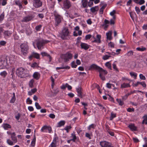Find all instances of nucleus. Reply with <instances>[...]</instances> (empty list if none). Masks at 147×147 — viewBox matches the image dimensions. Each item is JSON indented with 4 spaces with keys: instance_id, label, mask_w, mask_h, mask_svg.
<instances>
[{
    "instance_id": "f257e3e1",
    "label": "nucleus",
    "mask_w": 147,
    "mask_h": 147,
    "mask_svg": "<svg viewBox=\"0 0 147 147\" xmlns=\"http://www.w3.org/2000/svg\"><path fill=\"white\" fill-rule=\"evenodd\" d=\"M16 73L19 77L22 78L30 76L29 71L22 67L17 69Z\"/></svg>"
},
{
    "instance_id": "f03ea898",
    "label": "nucleus",
    "mask_w": 147,
    "mask_h": 147,
    "mask_svg": "<svg viewBox=\"0 0 147 147\" xmlns=\"http://www.w3.org/2000/svg\"><path fill=\"white\" fill-rule=\"evenodd\" d=\"M37 47L40 50L43 49L44 45L49 42L48 40H45L42 39H37L35 40Z\"/></svg>"
},
{
    "instance_id": "7ed1b4c3",
    "label": "nucleus",
    "mask_w": 147,
    "mask_h": 147,
    "mask_svg": "<svg viewBox=\"0 0 147 147\" xmlns=\"http://www.w3.org/2000/svg\"><path fill=\"white\" fill-rule=\"evenodd\" d=\"M73 57V55L69 52H67L65 54H61L60 58L64 60L65 62H68Z\"/></svg>"
},
{
    "instance_id": "20e7f679",
    "label": "nucleus",
    "mask_w": 147,
    "mask_h": 147,
    "mask_svg": "<svg viewBox=\"0 0 147 147\" xmlns=\"http://www.w3.org/2000/svg\"><path fill=\"white\" fill-rule=\"evenodd\" d=\"M21 51L22 54L24 55H26L28 53L29 47L26 43L22 44L20 46Z\"/></svg>"
},
{
    "instance_id": "39448f33",
    "label": "nucleus",
    "mask_w": 147,
    "mask_h": 147,
    "mask_svg": "<svg viewBox=\"0 0 147 147\" xmlns=\"http://www.w3.org/2000/svg\"><path fill=\"white\" fill-rule=\"evenodd\" d=\"M70 33L67 27H63L61 33V36L62 38L63 39H65L66 37L69 36Z\"/></svg>"
},
{
    "instance_id": "423d86ee",
    "label": "nucleus",
    "mask_w": 147,
    "mask_h": 147,
    "mask_svg": "<svg viewBox=\"0 0 147 147\" xmlns=\"http://www.w3.org/2000/svg\"><path fill=\"white\" fill-rule=\"evenodd\" d=\"M98 71L99 72V76L100 78L102 80H105V76L107 74V71L101 68H100Z\"/></svg>"
},
{
    "instance_id": "0eeeda50",
    "label": "nucleus",
    "mask_w": 147,
    "mask_h": 147,
    "mask_svg": "<svg viewBox=\"0 0 147 147\" xmlns=\"http://www.w3.org/2000/svg\"><path fill=\"white\" fill-rule=\"evenodd\" d=\"M54 15L55 17V22L56 23L55 24L56 26H57L61 21V17L56 11H55L54 13Z\"/></svg>"
},
{
    "instance_id": "6e6552de",
    "label": "nucleus",
    "mask_w": 147,
    "mask_h": 147,
    "mask_svg": "<svg viewBox=\"0 0 147 147\" xmlns=\"http://www.w3.org/2000/svg\"><path fill=\"white\" fill-rule=\"evenodd\" d=\"M71 6V3L69 0H64L63 2V6L66 9H69Z\"/></svg>"
},
{
    "instance_id": "1a4fd4ad",
    "label": "nucleus",
    "mask_w": 147,
    "mask_h": 147,
    "mask_svg": "<svg viewBox=\"0 0 147 147\" xmlns=\"http://www.w3.org/2000/svg\"><path fill=\"white\" fill-rule=\"evenodd\" d=\"M7 65V60L6 59H1L0 61V68H5Z\"/></svg>"
},
{
    "instance_id": "9d476101",
    "label": "nucleus",
    "mask_w": 147,
    "mask_h": 147,
    "mask_svg": "<svg viewBox=\"0 0 147 147\" xmlns=\"http://www.w3.org/2000/svg\"><path fill=\"white\" fill-rule=\"evenodd\" d=\"M100 145L101 147H113L110 143L106 141L100 142Z\"/></svg>"
},
{
    "instance_id": "9b49d317",
    "label": "nucleus",
    "mask_w": 147,
    "mask_h": 147,
    "mask_svg": "<svg viewBox=\"0 0 147 147\" xmlns=\"http://www.w3.org/2000/svg\"><path fill=\"white\" fill-rule=\"evenodd\" d=\"M75 31H77L78 33L76 32V31H74L73 33V35L74 36H76L78 35L80 36L81 35L82 32L81 30H80V28L78 26H76L74 28Z\"/></svg>"
},
{
    "instance_id": "f8f14e48",
    "label": "nucleus",
    "mask_w": 147,
    "mask_h": 147,
    "mask_svg": "<svg viewBox=\"0 0 147 147\" xmlns=\"http://www.w3.org/2000/svg\"><path fill=\"white\" fill-rule=\"evenodd\" d=\"M34 6L36 8H38L41 6L42 3L40 0H33Z\"/></svg>"
},
{
    "instance_id": "ddd939ff",
    "label": "nucleus",
    "mask_w": 147,
    "mask_h": 147,
    "mask_svg": "<svg viewBox=\"0 0 147 147\" xmlns=\"http://www.w3.org/2000/svg\"><path fill=\"white\" fill-rule=\"evenodd\" d=\"M33 57L37 59H40V55L39 54L33 52L28 57V59L30 60H32Z\"/></svg>"
},
{
    "instance_id": "4468645a",
    "label": "nucleus",
    "mask_w": 147,
    "mask_h": 147,
    "mask_svg": "<svg viewBox=\"0 0 147 147\" xmlns=\"http://www.w3.org/2000/svg\"><path fill=\"white\" fill-rule=\"evenodd\" d=\"M58 138L57 137H55L53 141V142L51 144L50 146L51 147H56L57 144L58 142Z\"/></svg>"
},
{
    "instance_id": "2eb2a0df",
    "label": "nucleus",
    "mask_w": 147,
    "mask_h": 147,
    "mask_svg": "<svg viewBox=\"0 0 147 147\" xmlns=\"http://www.w3.org/2000/svg\"><path fill=\"white\" fill-rule=\"evenodd\" d=\"M80 46L82 49H83L85 50H87L90 47V45L88 44L81 42L80 44Z\"/></svg>"
},
{
    "instance_id": "dca6fc26",
    "label": "nucleus",
    "mask_w": 147,
    "mask_h": 147,
    "mask_svg": "<svg viewBox=\"0 0 147 147\" xmlns=\"http://www.w3.org/2000/svg\"><path fill=\"white\" fill-rule=\"evenodd\" d=\"M96 38L95 37L94 38L95 39L94 40L92 41L93 42H96L97 43H100L101 42L100 39L101 38V36L99 34H97L96 36Z\"/></svg>"
},
{
    "instance_id": "f3484780",
    "label": "nucleus",
    "mask_w": 147,
    "mask_h": 147,
    "mask_svg": "<svg viewBox=\"0 0 147 147\" xmlns=\"http://www.w3.org/2000/svg\"><path fill=\"white\" fill-rule=\"evenodd\" d=\"M101 67L97 66L95 64H92L90 65V69H96L98 70V71Z\"/></svg>"
},
{
    "instance_id": "a211bd4d",
    "label": "nucleus",
    "mask_w": 147,
    "mask_h": 147,
    "mask_svg": "<svg viewBox=\"0 0 147 147\" xmlns=\"http://www.w3.org/2000/svg\"><path fill=\"white\" fill-rule=\"evenodd\" d=\"M33 18L31 16H27L24 18L22 20V22H26L31 20Z\"/></svg>"
},
{
    "instance_id": "6ab92c4d",
    "label": "nucleus",
    "mask_w": 147,
    "mask_h": 147,
    "mask_svg": "<svg viewBox=\"0 0 147 147\" xmlns=\"http://www.w3.org/2000/svg\"><path fill=\"white\" fill-rule=\"evenodd\" d=\"M128 127L132 131H135L137 130V127L135 126L134 124L131 123L129 125Z\"/></svg>"
},
{
    "instance_id": "aec40b11",
    "label": "nucleus",
    "mask_w": 147,
    "mask_h": 147,
    "mask_svg": "<svg viewBox=\"0 0 147 147\" xmlns=\"http://www.w3.org/2000/svg\"><path fill=\"white\" fill-rule=\"evenodd\" d=\"M40 76V74L39 72H35L33 75V78L36 80H38Z\"/></svg>"
},
{
    "instance_id": "412c9836",
    "label": "nucleus",
    "mask_w": 147,
    "mask_h": 147,
    "mask_svg": "<svg viewBox=\"0 0 147 147\" xmlns=\"http://www.w3.org/2000/svg\"><path fill=\"white\" fill-rule=\"evenodd\" d=\"M99 9V8L98 6H95L91 7L90 9V10L92 13H94L97 12L98 10Z\"/></svg>"
},
{
    "instance_id": "4be33fe9",
    "label": "nucleus",
    "mask_w": 147,
    "mask_h": 147,
    "mask_svg": "<svg viewBox=\"0 0 147 147\" xmlns=\"http://www.w3.org/2000/svg\"><path fill=\"white\" fill-rule=\"evenodd\" d=\"M41 54L42 57L47 56L49 57V61L51 62V61L52 57L50 55L45 52H42L41 53Z\"/></svg>"
},
{
    "instance_id": "5701e85b",
    "label": "nucleus",
    "mask_w": 147,
    "mask_h": 147,
    "mask_svg": "<svg viewBox=\"0 0 147 147\" xmlns=\"http://www.w3.org/2000/svg\"><path fill=\"white\" fill-rule=\"evenodd\" d=\"M112 34V31H109L108 32L106 33V35L107 36V39L109 40H111L112 39V37L111 36Z\"/></svg>"
},
{
    "instance_id": "b1692460",
    "label": "nucleus",
    "mask_w": 147,
    "mask_h": 147,
    "mask_svg": "<svg viewBox=\"0 0 147 147\" xmlns=\"http://www.w3.org/2000/svg\"><path fill=\"white\" fill-rule=\"evenodd\" d=\"M77 92L78 94V95L79 96L82 97V89L81 87H79L76 88Z\"/></svg>"
},
{
    "instance_id": "393cba45",
    "label": "nucleus",
    "mask_w": 147,
    "mask_h": 147,
    "mask_svg": "<svg viewBox=\"0 0 147 147\" xmlns=\"http://www.w3.org/2000/svg\"><path fill=\"white\" fill-rule=\"evenodd\" d=\"M130 87V85L129 83H123L121 85V88H125Z\"/></svg>"
},
{
    "instance_id": "a878e982",
    "label": "nucleus",
    "mask_w": 147,
    "mask_h": 147,
    "mask_svg": "<svg viewBox=\"0 0 147 147\" xmlns=\"http://www.w3.org/2000/svg\"><path fill=\"white\" fill-rule=\"evenodd\" d=\"M82 5L83 7L85 8L87 6V5L88 3L87 0H82Z\"/></svg>"
},
{
    "instance_id": "bb28decb",
    "label": "nucleus",
    "mask_w": 147,
    "mask_h": 147,
    "mask_svg": "<svg viewBox=\"0 0 147 147\" xmlns=\"http://www.w3.org/2000/svg\"><path fill=\"white\" fill-rule=\"evenodd\" d=\"M143 120L142 122V124H147V115H145L143 117Z\"/></svg>"
},
{
    "instance_id": "cd10ccee",
    "label": "nucleus",
    "mask_w": 147,
    "mask_h": 147,
    "mask_svg": "<svg viewBox=\"0 0 147 147\" xmlns=\"http://www.w3.org/2000/svg\"><path fill=\"white\" fill-rule=\"evenodd\" d=\"M4 34L5 36H9L11 34L12 32L10 31H6L4 32Z\"/></svg>"
},
{
    "instance_id": "c85d7f7f",
    "label": "nucleus",
    "mask_w": 147,
    "mask_h": 147,
    "mask_svg": "<svg viewBox=\"0 0 147 147\" xmlns=\"http://www.w3.org/2000/svg\"><path fill=\"white\" fill-rule=\"evenodd\" d=\"M15 4L16 5H18L20 9L22 8L21 2L19 1H16L15 2Z\"/></svg>"
},
{
    "instance_id": "c756f323",
    "label": "nucleus",
    "mask_w": 147,
    "mask_h": 147,
    "mask_svg": "<svg viewBox=\"0 0 147 147\" xmlns=\"http://www.w3.org/2000/svg\"><path fill=\"white\" fill-rule=\"evenodd\" d=\"M136 50L137 51H145L146 50L145 47H138L136 48Z\"/></svg>"
},
{
    "instance_id": "7c9ffc66",
    "label": "nucleus",
    "mask_w": 147,
    "mask_h": 147,
    "mask_svg": "<svg viewBox=\"0 0 147 147\" xmlns=\"http://www.w3.org/2000/svg\"><path fill=\"white\" fill-rule=\"evenodd\" d=\"M65 122L64 121H61L59 122L58 123V127H61L64 125Z\"/></svg>"
},
{
    "instance_id": "2f4dec72",
    "label": "nucleus",
    "mask_w": 147,
    "mask_h": 147,
    "mask_svg": "<svg viewBox=\"0 0 147 147\" xmlns=\"http://www.w3.org/2000/svg\"><path fill=\"white\" fill-rule=\"evenodd\" d=\"M106 7V5H104L102 6L101 8H100L99 10V13L100 14H103L104 10L105 9V8Z\"/></svg>"
},
{
    "instance_id": "473e14b6",
    "label": "nucleus",
    "mask_w": 147,
    "mask_h": 147,
    "mask_svg": "<svg viewBox=\"0 0 147 147\" xmlns=\"http://www.w3.org/2000/svg\"><path fill=\"white\" fill-rule=\"evenodd\" d=\"M3 126L5 129H8L11 128V126L9 124L7 123L4 124Z\"/></svg>"
},
{
    "instance_id": "72a5a7b5",
    "label": "nucleus",
    "mask_w": 147,
    "mask_h": 147,
    "mask_svg": "<svg viewBox=\"0 0 147 147\" xmlns=\"http://www.w3.org/2000/svg\"><path fill=\"white\" fill-rule=\"evenodd\" d=\"M129 74L132 77H134L135 79H136L137 74L133 72H131L129 73Z\"/></svg>"
},
{
    "instance_id": "f704fd0d",
    "label": "nucleus",
    "mask_w": 147,
    "mask_h": 147,
    "mask_svg": "<svg viewBox=\"0 0 147 147\" xmlns=\"http://www.w3.org/2000/svg\"><path fill=\"white\" fill-rule=\"evenodd\" d=\"M13 96L12 97L10 102V103H13L16 100L15 93H13Z\"/></svg>"
},
{
    "instance_id": "c9c22d12",
    "label": "nucleus",
    "mask_w": 147,
    "mask_h": 147,
    "mask_svg": "<svg viewBox=\"0 0 147 147\" xmlns=\"http://www.w3.org/2000/svg\"><path fill=\"white\" fill-rule=\"evenodd\" d=\"M70 68V67L68 66L65 67H57L56 68L57 70L59 69H69Z\"/></svg>"
},
{
    "instance_id": "e433bc0d",
    "label": "nucleus",
    "mask_w": 147,
    "mask_h": 147,
    "mask_svg": "<svg viewBox=\"0 0 147 147\" xmlns=\"http://www.w3.org/2000/svg\"><path fill=\"white\" fill-rule=\"evenodd\" d=\"M116 100L120 105L122 106L123 105V102L120 99L117 98Z\"/></svg>"
},
{
    "instance_id": "4c0bfd02",
    "label": "nucleus",
    "mask_w": 147,
    "mask_h": 147,
    "mask_svg": "<svg viewBox=\"0 0 147 147\" xmlns=\"http://www.w3.org/2000/svg\"><path fill=\"white\" fill-rule=\"evenodd\" d=\"M36 140V137L35 135L34 136V138L33 139V140L31 142V145L33 146H34L35 144V142Z\"/></svg>"
},
{
    "instance_id": "58836bf2",
    "label": "nucleus",
    "mask_w": 147,
    "mask_h": 147,
    "mask_svg": "<svg viewBox=\"0 0 147 147\" xmlns=\"http://www.w3.org/2000/svg\"><path fill=\"white\" fill-rule=\"evenodd\" d=\"M116 114L115 113H113V112H111V116L110 117V120H112L113 119V118L116 117Z\"/></svg>"
},
{
    "instance_id": "ea45409f",
    "label": "nucleus",
    "mask_w": 147,
    "mask_h": 147,
    "mask_svg": "<svg viewBox=\"0 0 147 147\" xmlns=\"http://www.w3.org/2000/svg\"><path fill=\"white\" fill-rule=\"evenodd\" d=\"M96 125L94 124H92L90 125L88 127V129L89 130H90L91 129H94Z\"/></svg>"
},
{
    "instance_id": "a19ab883",
    "label": "nucleus",
    "mask_w": 147,
    "mask_h": 147,
    "mask_svg": "<svg viewBox=\"0 0 147 147\" xmlns=\"http://www.w3.org/2000/svg\"><path fill=\"white\" fill-rule=\"evenodd\" d=\"M129 14L131 18L133 20H134V16L136 15L135 13L134 12H129Z\"/></svg>"
},
{
    "instance_id": "79ce46f5",
    "label": "nucleus",
    "mask_w": 147,
    "mask_h": 147,
    "mask_svg": "<svg viewBox=\"0 0 147 147\" xmlns=\"http://www.w3.org/2000/svg\"><path fill=\"white\" fill-rule=\"evenodd\" d=\"M7 74V73L6 71H3L1 72L0 73V75L3 77H5Z\"/></svg>"
},
{
    "instance_id": "37998d69",
    "label": "nucleus",
    "mask_w": 147,
    "mask_h": 147,
    "mask_svg": "<svg viewBox=\"0 0 147 147\" xmlns=\"http://www.w3.org/2000/svg\"><path fill=\"white\" fill-rule=\"evenodd\" d=\"M34 82V80L33 79H31L30 81L29 82V86L31 87L32 88L33 87V84Z\"/></svg>"
},
{
    "instance_id": "c03bdc74",
    "label": "nucleus",
    "mask_w": 147,
    "mask_h": 147,
    "mask_svg": "<svg viewBox=\"0 0 147 147\" xmlns=\"http://www.w3.org/2000/svg\"><path fill=\"white\" fill-rule=\"evenodd\" d=\"M105 65L109 69H111V64L109 62L106 63L105 64Z\"/></svg>"
},
{
    "instance_id": "a18cd8bd",
    "label": "nucleus",
    "mask_w": 147,
    "mask_h": 147,
    "mask_svg": "<svg viewBox=\"0 0 147 147\" xmlns=\"http://www.w3.org/2000/svg\"><path fill=\"white\" fill-rule=\"evenodd\" d=\"M11 138L12 140L14 143H16L17 142V138L15 136H13V135H11Z\"/></svg>"
},
{
    "instance_id": "49530a36",
    "label": "nucleus",
    "mask_w": 147,
    "mask_h": 147,
    "mask_svg": "<svg viewBox=\"0 0 147 147\" xmlns=\"http://www.w3.org/2000/svg\"><path fill=\"white\" fill-rule=\"evenodd\" d=\"M7 144L9 145L12 146L13 145V143H14L10 139H7Z\"/></svg>"
},
{
    "instance_id": "de8ad7c7",
    "label": "nucleus",
    "mask_w": 147,
    "mask_h": 147,
    "mask_svg": "<svg viewBox=\"0 0 147 147\" xmlns=\"http://www.w3.org/2000/svg\"><path fill=\"white\" fill-rule=\"evenodd\" d=\"M111 57V56L110 55H105L103 56L102 59L104 60H106L108 59L109 58Z\"/></svg>"
},
{
    "instance_id": "09e8293b",
    "label": "nucleus",
    "mask_w": 147,
    "mask_h": 147,
    "mask_svg": "<svg viewBox=\"0 0 147 147\" xmlns=\"http://www.w3.org/2000/svg\"><path fill=\"white\" fill-rule=\"evenodd\" d=\"M71 128V127L70 125L67 126L65 127L64 128V129L66 131L67 133L69 132V130Z\"/></svg>"
},
{
    "instance_id": "8fccbe9b",
    "label": "nucleus",
    "mask_w": 147,
    "mask_h": 147,
    "mask_svg": "<svg viewBox=\"0 0 147 147\" xmlns=\"http://www.w3.org/2000/svg\"><path fill=\"white\" fill-rule=\"evenodd\" d=\"M35 106L36 107V108L38 109H40L41 108V107L39 105V103L37 102H35Z\"/></svg>"
},
{
    "instance_id": "3c124183",
    "label": "nucleus",
    "mask_w": 147,
    "mask_h": 147,
    "mask_svg": "<svg viewBox=\"0 0 147 147\" xmlns=\"http://www.w3.org/2000/svg\"><path fill=\"white\" fill-rule=\"evenodd\" d=\"M140 78L142 80H146V78L142 74H140L139 75Z\"/></svg>"
},
{
    "instance_id": "603ef678",
    "label": "nucleus",
    "mask_w": 147,
    "mask_h": 147,
    "mask_svg": "<svg viewBox=\"0 0 147 147\" xmlns=\"http://www.w3.org/2000/svg\"><path fill=\"white\" fill-rule=\"evenodd\" d=\"M4 17V13L3 12L0 16V21H1L3 20Z\"/></svg>"
},
{
    "instance_id": "864d4df0",
    "label": "nucleus",
    "mask_w": 147,
    "mask_h": 147,
    "mask_svg": "<svg viewBox=\"0 0 147 147\" xmlns=\"http://www.w3.org/2000/svg\"><path fill=\"white\" fill-rule=\"evenodd\" d=\"M133 52L132 51H128L127 54V55L128 56H131L133 55Z\"/></svg>"
},
{
    "instance_id": "5fc2aeb1",
    "label": "nucleus",
    "mask_w": 147,
    "mask_h": 147,
    "mask_svg": "<svg viewBox=\"0 0 147 147\" xmlns=\"http://www.w3.org/2000/svg\"><path fill=\"white\" fill-rule=\"evenodd\" d=\"M26 102L27 104H31L32 103V101L29 98H28L26 100Z\"/></svg>"
},
{
    "instance_id": "6e6d98bb",
    "label": "nucleus",
    "mask_w": 147,
    "mask_h": 147,
    "mask_svg": "<svg viewBox=\"0 0 147 147\" xmlns=\"http://www.w3.org/2000/svg\"><path fill=\"white\" fill-rule=\"evenodd\" d=\"M102 27L104 29L106 30L107 29V28L108 26V24H103L101 25Z\"/></svg>"
},
{
    "instance_id": "4d7b16f0",
    "label": "nucleus",
    "mask_w": 147,
    "mask_h": 147,
    "mask_svg": "<svg viewBox=\"0 0 147 147\" xmlns=\"http://www.w3.org/2000/svg\"><path fill=\"white\" fill-rule=\"evenodd\" d=\"M108 45L109 47L112 48H113L114 47V44L112 42H110L108 44Z\"/></svg>"
},
{
    "instance_id": "13d9d810",
    "label": "nucleus",
    "mask_w": 147,
    "mask_h": 147,
    "mask_svg": "<svg viewBox=\"0 0 147 147\" xmlns=\"http://www.w3.org/2000/svg\"><path fill=\"white\" fill-rule=\"evenodd\" d=\"M140 84L143 87L146 88V84L144 82H140Z\"/></svg>"
},
{
    "instance_id": "bf43d9fd",
    "label": "nucleus",
    "mask_w": 147,
    "mask_h": 147,
    "mask_svg": "<svg viewBox=\"0 0 147 147\" xmlns=\"http://www.w3.org/2000/svg\"><path fill=\"white\" fill-rule=\"evenodd\" d=\"M127 111L128 112H134V109L133 108H129L127 109Z\"/></svg>"
},
{
    "instance_id": "052dcab7",
    "label": "nucleus",
    "mask_w": 147,
    "mask_h": 147,
    "mask_svg": "<svg viewBox=\"0 0 147 147\" xmlns=\"http://www.w3.org/2000/svg\"><path fill=\"white\" fill-rule=\"evenodd\" d=\"M71 138L73 139V140L75 141L76 139V137L74 134H71Z\"/></svg>"
},
{
    "instance_id": "680f3d73",
    "label": "nucleus",
    "mask_w": 147,
    "mask_h": 147,
    "mask_svg": "<svg viewBox=\"0 0 147 147\" xmlns=\"http://www.w3.org/2000/svg\"><path fill=\"white\" fill-rule=\"evenodd\" d=\"M45 130H47L46 126H44L42 128L41 131L42 132H44L46 131Z\"/></svg>"
},
{
    "instance_id": "e2e57ef3",
    "label": "nucleus",
    "mask_w": 147,
    "mask_h": 147,
    "mask_svg": "<svg viewBox=\"0 0 147 147\" xmlns=\"http://www.w3.org/2000/svg\"><path fill=\"white\" fill-rule=\"evenodd\" d=\"M71 64L72 67L73 68H76L77 66V65H76V63L74 61H73L71 63Z\"/></svg>"
},
{
    "instance_id": "0e129e2a",
    "label": "nucleus",
    "mask_w": 147,
    "mask_h": 147,
    "mask_svg": "<svg viewBox=\"0 0 147 147\" xmlns=\"http://www.w3.org/2000/svg\"><path fill=\"white\" fill-rule=\"evenodd\" d=\"M136 11L137 14H138L140 11V10L139 7H135Z\"/></svg>"
},
{
    "instance_id": "69168bd1",
    "label": "nucleus",
    "mask_w": 147,
    "mask_h": 147,
    "mask_svg": "<svg viewBox=\"0 0 147 147\" xmlns=\"http://www.w3.org/2000/svg\"><path fill=\"white\" fill-rule=\"evenodd\" d=\"M113 68L116 71H118V69L115 63H113Z\"/></svg>"
},
{
    "instance_id": "338daca9",
    "label": "nucleus",
    "mask_w": 147,
    "mask_h": 147,
    "mask_svg": "<svg viewBox=\"0 0 147 147\" xmlns=\"http://www.w3.org/2000/svg\"><path fill=\"white\" fill-rule=\"evenodd\" d=\"M41 26H42L41 25H39L38 26H37L36 27V29L37 31H39L40 30L41 28Z\"/></svg>"
},
{
    "instance_id": "774afa93",
    "label": "nucleus",
    "mask_w": 147,
    "mask_h": 147,
    "mask_svg": "<svg viewBox=\"0 0 147 147\" xmlns=\"http://www.w3.org/2000/svg\"><path fill=\"white\" fill-rule=\"evenodd\" d=\"M38 66L37 63H36L35 62L32 63L31 65V67H37Z\"/></svg>"
}]
</instances>
